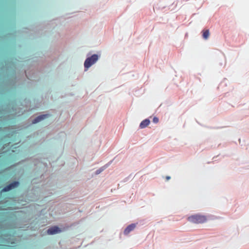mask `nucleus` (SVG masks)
Segmentation results:
<instances>
[{"mask_svg":"<svg viewBox=\"0 0 249 249\" xmlns=\"http://www.w3.org/2000/svg\"><path fill=\"white\" fill-rule=\"evenodd\" d=\"M150 124V121L149 119H145L143 120L140 124V127L141 128H144L147 127Z\"/></svg>","mask_w":249,"mask_h":249,"instance_id":"0eeeda50","label":"nucleus"},{"mask_svg":"<svg viewBox=\"0 0 249 249\" xmlns=\"http://www.w3.org/2000/svg\"><path fill=\"white\" fill-rule=\"evenodd\" d=\"M209 36H210V32H209V30L207 29V30L202 31V36L204 39H205V40L208 39Z\"/></svg>","mask_w":249,"mask_h":249,"instance_id":"6e6552de","label":"nucleus"},{"mask_svg":"<svg viewBox=\"0 0 249 249\" xmlns=\"http://www.w3.org/2000/svg\"><path fill=\"white\" fill-rule=\"evenodd\" d=\"M153 122L156 124L158 123L159 122V119L156 117H154L153 119Z\"/></svg>","mask_w":249,"mask_h":249,"instance_id":"1a4fd4ad","label":"nucleus"},{"mask_svg":"<svg viewBox=\"0 0 249 249\" xmlns=\"http://www.w3.org/2000/svg\"><path fill=\"white\" fill-rule=\"evenodd\" d=\"M98 59L97 54H93L90 57L87 58L84 62V67L87 71L91 66L94 64Z\"/></svg>","mask_w":249,"mask_h":249,"instance_id":"f03ea898","label":"nucleus"},{"mask_svg":"<svg viewBox=\"0 0 249 249\" xmlns=\"http://www.w3.org/2000/svg\"><path fill=\"white\" fill-rule=\"evenodd\" d=\"M61 231L60 229L57 226L53 227L47 230L48 234H54Z\"/></svg>","mask_w":249,"mask_h":249,"instance_id":"20e7f679","label":"nucleus"},{"mask_svg":"<svg viewBox=\"0 0 249 249\" xmlns=\"http://www.w3.org/2000/svg\"><path fill=\"white\" fill-rule=\"evenodd\" d=\"M48 114H44L38 116L33 121V124H36L48 117Z\"/></svg>","mask_w":249,"mask_h":249,"instance_id":"423d86ee","label":"nucleus"},{"mask_svg":"<svg viewBox=\"0 0 249 249\" xmlns=\"http://www.w3.org/2000/svg\"><path fill=\"white\" fill-rule=\"evenodd\" d=\"M19 184V182H18V181H15L8 185H7L6 186L4 187L2 190V191L3 192H7V191H9L10 190H11V189L17 187Z\"/></svg>","mask_w":249,"mask_h":249,"instance_id":"7ed1b4c3","label":"nucleus"},{"mask_svg":"<svg viewBox=\"0 0 249 249\" xmlns=\"http://www.w3.org/2000/svg\"><path fill=\"white\" fill-rule=\"evenodd\" d=\"M187 220L191 223L194 224H202L207 220V216L200 214L192 215L187 218Z\"/></svg>","mask_w":249,"mask_h":249,"instance_id":"f257e3e1","label":"nucleus"},{"mask_svg":"<svg viewBox=\"0 0 249 249\" xmlns=\"http://www.w3.org/2000/svg\"><path fill=\"white\" fill-rule=\"evenodd\" d=\"M136 227V225L135 224H132L128 226L126 228L124 231V234L125 235H127L129 233L133 231Z\"/></svg>","mask_w":249,"mask_h":249,"instance_id":"39448f33","label":"nucleus"},{"mask_svg":"<svg viewBox=\"0 0 249 249\" xmlns=\"http://www.w3.org/2000/svg\"><path fill=\"white\" fill-rule=\"evenodd\" d=\"M166 178L167 180H169L170 178V177L169 176H167Z\"/></svg>","mask_w":249,"mask_h":249,"instance_id":"9d476101","label":"nucleus"}]
</instances>
